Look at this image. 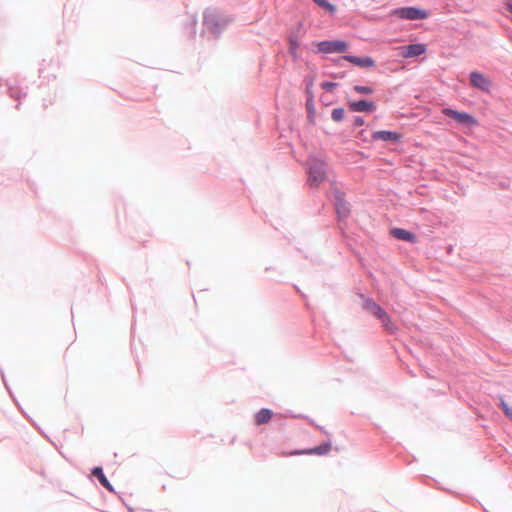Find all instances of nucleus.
<instances>
[{
	"mask_svg": "<svg viewBox=\"0 0 512 512\" xmlns=\"http://www.w3.org/2000/svg\"><path fill=\"white\" fill-rule=\"evenodd\" d=\"M326 178L325 164L320 160L313 159L309 164V182L318 186Z\"/></svg>",
	"mask_w": 512,
	"mask_h": 512,
	"instance_id": "f257e3e1",
	"label": "nucleus"
},
{
	"mask_svg": "<svg viewBox=\"0 0 512 512\" xmlns=\"http://www.w3.org/2000/svg\"><path fill=\"white\" fill-rule=\"evenodd\" d=\"M393 15L397 16L401 19L408 20H421L426 19L428 17V13L425 10L416 8V7H403L395 9L392 12Z\"/></svg>",
	"mask_w": 512,
	"mask_h": 512,
	"instance_id": "f03ea898",
	"label": "nucleus"
},
{
	"mask_svg": "<svg viewBox=\"0 0 512 512\" xmlns=\"http://www.w3.org/2000/svg\"><path fill=\"white\" fill-rule=\"evenodd\" d=\"M318 52L320 53H340L347 50L348 45L344 41H322L317 43Z\"/></svg>",
	"mask_w": 512,
	"mask_h": 512,
	"instance_id": "7ed1b4c3",
	"label": "nucleus"
},
{
	"mask_svg": "<svg viewBox=\"0 0 512 512\" xmlns=\"http://www.w3.org/2000/svg\"><path fill=\"white\" fill-rule=\"evenodd\" d=\"M442 113L450 118H453L457 122L467 126H474L477 124L475 118L472 115L465 112H459L451 108H444L442 110Z\"/></svg>",
	"mask_w": 512,
	"mask_h": 512,
	"instance_id": "20e7f679",
	"label": "nucleus"
},
{
	"mask_svg": "<svg viewBox=\"0 0 512 512\" xmlns=\"http://www.w3.org/2000/svg\"><path fill=\"white\" fill-rule=\"evenodd\" d=\"M470 83L473 87L484 92L490 91L491 81L478 71H473L470 73Z\"/></svg>",
	"mask_w": 512,
	"mask_h": 512,
	"instance_id": "39448f33",
	"label": "nucleus"
},
{
	"mask_svg": "<svg viewBox=\"0 0 512 512\" xmlns=\"http://www.w3.org/2000/svg\"><path fill=\"white\" fill-rule=\"evenodd\" d=\"M401 138L402 135L394 131L380 130L372 134V140H381L385 142H398Z\"/></svg>",
	"mask_w": 512,
	"mask_h": 512,
	"instance_id": "423d86ee",
	"label": "nucleus"
},
{
	"mask_svg": "<svg viewBox=\"0 0 512 512\" xmlns=\"http://www.w3.org/2000/svg\"><path fill=\"white\" fill-rule=\"evenodd\" d=\"M426 51L424 44H410L402 48L401 55L405 58L416 57L422 55Z\"/></svg>",
	"mask_w": 512,
	"mask_h": 512,
	"instance_id": "0eeeda50",
	"label": "nucleus"
},
{
	"mask_svg": "<svg viewBox=\"0 0 512 512\" xmlns=\"http://www.w3.org/2000/svg\"><path fill=\"white\" fill-rule=\"evenodd\" d=\"M331 450L330 443H323L315 448L306 449L301 451H295L290 453L289 455H299V454H316V455H324L327 454Z\"/></svg>",
	"mask_w": 512,
	"mask_h": 512,
	"instance_id": "6e6552de",
	"label": "nucleus"
},
{
	"mask_svg": "<svg viewBox=\"0 0 512 512\" xmlns=\"http://www.w3.org/2000/svg\"><path fill=\"white\" fill-rule=\"evenodd\" d=\"M343 59L363 68H370L375 65V62L371 57L344 56Z\"/></svg>",
	"mask_w": 512,
	"mask_h": 512,
	"instance_id": "1a4fd4ad",
	"label": "nucleus"
},
{
	"mask_svg": "<svg viewBox=\"0 0 512 512\" xmlns=\"http://www.w3.org/2000/svg\"><path fill=\"white\" fill-rule=\"evenodd\" d=\"M350 108L355 112H371L375 110L376 105L372 101L360 100L352 102Z\"/></svg>",
	"mask_w": 512,
	"mask_h": 512,
	"instance_id": "9d476101",
	"label": "nucleus"
},
{
	"mask_svg": "<svg viewBox=\"0 0 512 512\" xmlns=\"http://www.w3.org/2000/svg\"><path fill=\"white\" fill-rule=\"evenodd\" d=\"M364 309L370 312L374 317L379 318L385 312L376 302L372 299H366L363 304Z\"/></svg>",
	"mask_w": 512,
	"mask_h": 512,
	"instance_id": "9b49d317",
	"label": "nucleus"
},
{
	"mask_svg": "<svg viewBox=\"0 0 512 512\" xmlns=\"http://www.w3.org/2000/svg\"><path fill=\"white\" fill-rule=\"evenodd\" d=\"M273 416V412L270 409H261L255 414L254 421L256 425H263L268 423Z\"/></svg>",
	"mask_w": 512,
	"mask_h": 512,
	"instance_id": "f8f14e48",
	"label": "nucleus"
},
{
	"mask_svg": "<svg viewBox=\"0 0 512 512\" xmlns=\"http://www.w3.org/2000/svg\"><path fill=\"white\" fill-rule=\"evenodd\" d=\"M391 234L399 240L408 241V242H414V240H415V236L412 233H410L409 231L402 229V228H394L391 231Z\"/></svg>",
	"mask_w": 512,
	"mask_h": 512,
	"instance_id": "ddd939ff",
	"label": "nucleus"
},
{
	"mask_svg": "<svg viewBox=\"0 0 512 512\" xmlns=\"http://www.w3.org/2000/svg\"><path fill=\"white\" fill-rule=\"evenodd\" d=\"M92 474L93 476H95L99 482L109 491H113V487L112 485L110 484V482L108 481V479L106 478V476L104 475L103 473V470L102 468L100 467H95L93 470H92Z\"/></svg>",
	"mask_w": 512,
	"mask_h": 512,
	"instance_id": "4468645a",
	"label": "nucleus"
},
{
	"mask_svg": "<svg viewBox=\"0 0 512 512\" xmlns=\"http://www.w3.org/2000/svg\"><path fill=\"white\" fill-rule=\"evenodd\" d=\"M378 319L382 322L384 329L388 333L393 334L397 331L396 325L391 321L390 316L386 312L382 313Z\"/></svg>",
	"mask_w": 512,
	"mask_h": 512,
	"instance_id": "2eb2a0df",
	"label": "nucleus"
},
{
	"mask_svg": "<svg viewBox=\"0 0 512 512\" xmlns=\"http://www.w3.org/2000/svg\"><path fill=\"white\" fill-rule=\"evenodd\" d=\"M336 211H337V214L339 215V217H346L348 214H349V207H348V203L344 201V199L342 198H337V202H336Z\"/></svg>",
	"mask_w": 512,
	"mask_h": 512,
	"instance_id": "dca6fc26",
	"label": "nucleus"
},
{
	"mask_svg": "<svg viewBox=\"0 0 512 512\" xmlns=\"http://www.w3.org/2000/svg\"><path fill=\"white\" fill-rule=\"evenodd\" d=\"M314 3H316L318 6L326 9L327 11H329L331 14H333L335 12V6L332 5L331 3H329L328 1L326 0H313Z\"/></svg>",
	"mask_w": 512,
	"mask_h": 512,
	"instance_id": "f3484780",
	"label": "nucleus"
},
{
	"mask_svg": "<svg viewBox=\"0 0 512 512\" xmlns=\"http://www.w3.org/2000/svg\"><path fill=\"white\" fill-rule=\"evenodd\" d=\"M299 43L296 38L290 37L289 38V52L293 57H297V51H298Z\"/></svg>",
	"mask_w": 512,
	"mask_h": 512,
	"instance_id": "a211bd4d",
	"label": "nucleus"
},
{
	"mask_svg": "<svg viewBox=\"0 0 512 512\" xmlns=\"http://www.w3.org/2000/svg\"><path fill=\"white\" fill-rule=\"evenodd\" d=\"M500 407L502 408L504 414L512 420V407L508 405V403L504 400L503 397H500Z\"/></svg>",
	"mask_w": 512,
	"mask_h": 512,
	"instance_id": "6ab92c4d",
	"label": "nucleus"
},
{
	"mask_svg": "<svg viewBox=\"0 0 512 512\" xmlns=\"http://www.w3.org/2000/svg\"><path fill=\"white\" fill-rule=\"evenodd\" d=\"M345 115V111L342 108L333 109L331 117L335 122L342 121Z\"/></svg>",
	"mask_w": 512,
	"mask_h": 512,
	"instance_id": "aec40b11",
	"label": "nucleus"
},
{
	"mask_svg": "<svg viewBox=\"0 0 512 512\" xmlns=\"http://www.w3.org/2000/svg\"><path fill=\"white\" fill-rule=\"evenodd\" d=\"M353 89L359 94L369 95L373 93V89L369 86L355 85Z\"/></svg>",
	"mask_w": 512,
	"mask_h": 512,
	"instance_id": "412c9836",
	"label": "nucleus"
},
{
	"mask_svg": "<svg viewBox=\"0 0 512 512\" xmlns=\"http://www.w3.org/2000/svg\"><path fill=\"white\" fill-rule=\"evenodd\" d=\"M336 83L334 82H323L321 84V87L322 89L326 90V91H332L335 87H336Z\"/></svg>",
	"mask_w": 512,
	"mask_h": 512,
	"instance_id": "4be33fe9",
	"label": "nucleus"
},
{
	"mask_svg": "<svg viewBox=\"0 0 512 512\" xmlns=\"http://www.w3.org/2000/svg\"><path fill=\"white\" fill-rule=\"evenodd\" d=\"M214 22V16L212 14L205 15L204 23L211 28Z\"/></svg>",
	"mask_w": 512,
	"mask_h": 512,
	"instance_id": "5701e85b",
	"label": "nucleus"
},
{
	"mask_svg": "<svg viewBox=\"0 0 512 512\" xmlns=\"http://www.w3.org/2000/svg\"><path fill=\"white\" fill-rule=\"evenodd\" d=\"M363 122H364V121H363V119H361V118H357V119H356V123H357L358 125H362V124H363Z\"/></svg>",
	"mask_w": 512,
	"mask_h": 512,
	"instance_id": "b1692460",
	"label": "nucleus"
},
{
	"mask_svg": "<svg viewBox=\"0 0 512 512\" xmlns=\"http://www.w3.org/2000/svg\"><path fill=\"white\" fill-rule=\"evenodd\" d=\"M508 11L512 13V4H508Z\"/></svg>",
	"mask_w": 512,
	"mask_h": 512,
	"instance_id": "393cba45",
	"label": "nucleus"
}]
</instances>
